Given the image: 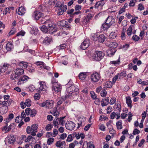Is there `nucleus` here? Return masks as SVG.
Masks as SVG:
<instances>
[{
  "mask_svg": "<svg viewBox=\"0 0 148 148\" xmlns=\"http://www.w3.org/2000/svg\"><path fill=\"white\" fill-rule=\"evenodd\" d=\"M106 44L108 47L112 48L111 49H108L107 51L108 56L111 57L114 55L116 52V50L115 48L117 47L118 44L115 42H108Z\"/></svg>",
  "mask_w": 148,
  "mask_h": 148,
  "instance_id": "1",
  "label": "nucleus"
},
{
  "mask_svg": "<svg viewBox=\"0 0 148 148\" xmlns=\"http://www.w3.org/2000/svg\"><path fill=\"white\" fill-rule=\"evenodd\" d=\"M114 19L112 16H108L105 23L102 24L101 28L104 30H107L114 23Z\"/></svg>",
  "mask_w": 148,
  "mask_h": 148,
  "instance_id": "2",
  "label": "nucleus"
},
{
  "mask_svg": "<svg viewBox=\"0 0 148 148\" xmlns=\"http://www.w3.org/2000/svg\"><path fill=\"white\" fill-rule=\"evenodd\" d=\"M38 125L36 124L32 125L31 128L28 126L26 129V132L27 134L31 133V134L33 136L36 135V133L37 132Z\"/></svg>",
  "mask_w": 148,
  "mask_h": 148,
  "instance_id": "3",
  "label": "nucleus"
},
{
  "mask_svg": "<svg viewBox=\"0 0 148 148\" xmlns=\"http://www.w3.org/2000/svg\"><path fill=\"white\" fill-rule=\"evenodd\" d=\"M104 55L101 51H96L92 56L93 60L96 61L100 60L103 57Z\"/></svg>",
  "mask_w": 148,
  "mask_h": 148,
  "instance_id": "4",
  "label": "nucleus"
},
{
  "mask_svg": "<svg viewBox=\"0 0 148 148\" xmlns=\"http://www.w3.org/2000/svg\"><path fill=\"white\" fill-rule=\"evenodd\" d=\"M30 79L28 76L26 75H23L19 79H18V80H15L16 84L17 85H21L27 82Z\"/></svg>",
  "mask_w": 148,
  "mask_h": 148,
  "instance_id": "5",
  "label": "nucleus"
},
{
  "mask_svg": "<svg viewBox=\"0 0 148 148\" xmlns=\"http://www.w3.org/2000/svg\"><path fill=\"white\" fill-rule=\"evenodd\" d=\"M39 83L40 84V87L38 89V92H42V93H45L46 92L47 86L46 84L44 82L39 81Z\"/></svg>",
  "mask_w": 148,
  "mask_h": 148,
  "instance_id": "6",
  "label": "nucleus"
},
{
  "mask_svg": "<svg viewBox=\"0 0 148 148\" xmlns=\"http://www.w3.org/2000/svg\"><path fill=\"white\" fill-rule=\"evenodd\" d=\"M25 113L27 115H29L32 117L35 116L37 113V111L34 109H31L30 108H27L25 110Z\"/></svg>",
  "mask_w": 148,
  "mask_h": 148,
  "instance_id": "7",
  "label": "nucleus"
},
{
  "mask_svg": "<svg viewBox=\"0 0 148 148\" xmlns=\"http://www.w3.org/2000/svg\"><path fill=\"white\" fill-rule=\"evenodd\" d=\"M60 8L58 10L57 13V14L59 15H62L66 11L67 9L66 5H64V3H62L60 6Z\"/></svg>",
  "mask_w": 148,
  "mask_h": 148,
  "instance_id": "8",
  "label": "nucleus"
},
{
  "mask_svg": "<svg viewBox=\"0 0 148 148\" xmlns=\"http://www.w3.org/2000/svg\"><path fill=\"white\" fill-rule=\"evenodd\" d=\"M10 64L7 63H4L0 68V75L1 73L5 72L6 71L11 68Z\"/></svg>",
  "mask_w": 148,
  "mask_h": 148,
  "instance_id": "9",
  "label": "nucleus"
},
{
  "mask_svg": "<svg viewBox=\"0 0 148 148\" xmlns=\"http://www.w3.org/2000/svg\"><path fill=\"white\" fill-rule=\"evenodd\" d=\"M90 79L91 81L93 82H97L100 79V75L97 73H94L91 75Z\"/></svg>",
  "mask_w": 148,
  "mask_h": 148,
  "instance_id": "10",
  "label": "nucleus"
},
{
  "mask_svg": "<svg viewBox=\"0 0 148 148\" xmlns=\"http://www.w3.org/2000/svg\"><path fill=\"white\" fill-rule=\"evenodd\" d=\"M66 129L70 130H73L75 127V124L73 122L69 121L66 123Z\"/></svg>",
  "mask_w": 148,
  "mask_h": 148,
  "instance_id": "11",
  "label": "nucleus"
},
{
  "mask_svg": "<svg viewBox=\"0 0 148 148\" xmlns=\"http://www.w3.org/2000/svg\"><path fill=\"white\" fill-rule=\"evenodd\" d=\"M48 30L50 33L53 34L56 32L57 28L56 25L52 24H48Z\"/></svg>",
  "mask_w": 148,
  "mask_h": 148,
  "instance_id": "12",
  "label": "nucleus"
},
{
  "mask_svg": "<svg viewBox=\"0 0 148 148\" xmlns=\"http://www.w3.org/2000/svg\"><path fill=\"white\" fill-rule=\"evenodd\" d=\"M73 89H75V87L73 86H71L67 88V91L65 96L66 98L69 97L71 98L72 97L73 91H70L71 90H73Z\"/></svg>",
  "mask_w": 148,
  "mask_h": 148,
  "instance_id": "13",
  "label": "nucleus"
},
{
  "mask_svg": "<svg viewBox=\"0 0 148 148\" xmlns=\"http://www.w3.org/2000/svg\"><path fill=\"white\" fill-rule=\"evenodd\" d=\"M90 44V41L88 39H85L82 43L80 45V48L83 50H85L88 48Z\"/></svg>",
  "mask_w": 148,
  "mask_h": 148,
  "instance_id": "14",
  "label": "nucleus"
},
{
  "mask_svg": "<svg viewBox=\"0 0 148 148\" xmlns=\"http://www.w3.org/2000/svg\"><path fill=\"white\" fill-rule=\"evenodd\" d=\"M33 16L36 20H38L40 18H42L44 16V14L38 11H37L34 12Z\"/></svg>",
  "mask_w": 148,
  "mask_h": 148,
  "instance_id": "15",
  "label": "nucleus"
},
{
  "mask_svg": "<svg viewBox=\"0 0 148 148\" xmlns=\"http://www.w3.org/2000/svg\"><path fill=\"white\" fill-rule=\"evenodd\" d=\"M59 25L62 26L63 27H66L70 29L71 27L68 25V23L64 20H62L58 22V23Z\"/></svg>",
  "mask_w": 148,
  "mask_h": 148,
  "instance_id": "16",
  "label": "nucleus"
},
{
  "mask_svg": "<svg viewBox=\"0 0 148 148\" xmlns=\"http://www.w3.org/2000/svg\"><path fill=\"white\" fill-rule=\"evenodd\" d=\"M78 88L75 89L73 91L72 97L71 98L75 100L78 99L79 94V92L78 91Z\"/></svg>",
  "mask_w": 148,
  "mask_h": 148,
  "instance_id": "17",
  "label": "nucleus"
},
{
  "mask_svg": "<svg viewBox=\"0 0 148 148\" xmlns=\"http://www.w3.org/2000/svg\"><path fill=\"white\" fill-rule=\"evenodd\" d=\"M15 73L18 76L23 75L24 73V70L21 68H16L14 71Z\"/></svg>",
  "mask_w": 148,
  "mask_h": 148,
  "instance_id": "18",
  "label": "nucleus"
},
{
  "mask_svg": "<svg viewBox=\"0 0 148 148\" xmlns=\"http://www.w3.org/2000/svg\"><path fill=\"white\" fill-rule=\"evenodd\" d=\"M8 142L10 144H13L15 141V138L14 136L10 135L8 136L7 137Z\"/></svg>",
  "mask_w": 148,
  "mask_h": 148,
  "instance_id": "19",
  "label": "nucleus"
},
{
  "mask_svg": "<svg viewBox=\"0 0 148 148\" xmlns=\"http://www.w3.org/2000/svg\"><path fill=\"white\" fill-rule=\"evenodd\" d=\"M86 120V118L84 116L79 117L78 119L79 122L78 123V126L77 127L79 128L82 126V123L85 121Z\"/></svg>",
  "mask_w": 148,
  "mask_h": 148,
  "instance_id": "20",
  "label": "nucleus"
},
{
  "mask_svg": "<svg viewBox=\"0 0 148 148\" xmlns=\"http://www.w3.org/2000/svg\"><path fill=\"white\" fill-rule=\"evenodd\" d=\"M54 102L51 100L46 101V108L48 109H51L53 107Z\"/></svg>",
  "mask_w": 148,
  "mask_h": 148,
  "instance_id": "21",
  "label": "nucleus"
},
{
  "mask_svg": "<svg viewBox=\"0 0 148 148\" xmlns=\"http://www.w3.org/2000/svg\"><path fill=\"white\" fill-rule=\"evenodd\" d=\"M65 144V143L64 141H61L60 140H59L56 143L55 145L58 147L62 148L63 147L64 145Z\"/></svg>",
  "mask_w": 148,
  "mask_h": 148,
  "instance_id": "22",
  "label": "nucleus"
},
{
  "mask_svg": "<svg viewBox=\"0 0 148 148\" xmlns=\"http://www.w3.org/2000/svg\"><path fill=\"white\" fill-rule=\"evenodd\" d=\"M12 100L9 99L7 101H3L2 102V105L3 106H9L12 102Z\"/></svg>",
  "mask_w": 148,
  "mask_h": 148,
  "instance_id": "23",
  "label": "nucleus"
},
{
  "mask_svg": "<svg viewBox=\"0 0 148 148\" xmlns=\"http://www.w3.org/2000/svg\"><path fill=\"white\" fill-rule=\"evenodd\" d=\"M5 48L7 51H11L13 48L12 43L11 42H8L6 45Z\"/></svg>",
  "mask_w": 148,
  "mask_h": 148,
  "instance_id": "24",
  "label": "nucleus"
},
{
  "mask_svg": "<svg viewBox=\"0 0 148 148\" xmlns=\"http://www.w3.org/2000/svg\"><path fill=\"white\" fill-rule=\"evenodd\" d=\"M134 27L133 25H131L130 26L127 30V34L128 36H130L131 35L132 33H133V34H135L136 31H134L132 32V30L133 27Z\"/></svg>",
  "mask_w": 148,
  "mask_h": 148,
  "instance_id": "25",
  "label": "nucleus"
},
{
  "mask_svg": "<svg viewBox=\"0 0 148 148\" xmlns=\"http://www.w3.org/2000/svg\"><path fill=\"white\" fill-rule=\"evenodd\" d=\"M87 72H82L79 75L78 77L80 79L84 80L87 77Z\"/></svg>",
  "mask_w": 148,
  "mask_h": 148,
  "instance_id": "26",
  "label": "nucleus"
},
{
  "mask_svg": "<svg viewBox=\"0 0 148 148\" xmlns=\"http://www.w3.org/2000/svg\"><path fill=\"white\" fill-rule=\"evenodd\" d=\"M25 8L21 6L19 8L18 13L19 15H22L25 13Z\"/></svg>",
  "mask_w": 148,
  "mask_h": 148,
  "instance_id": "27",
  "label": "nucleus"
},
{
  "mask_svg": "<svg viewBox=\"0 0 148 148\" xmlns=\"http://www.w3.org/2000/svg\"><path fill=\"white\" fill-rule=\"evenodd\" d=\"M109 99L108 97H107L102 100L101 102V105L103 106L107 105L109 102Z\"/></svg>",
  "mask_w": 148,
  "mask_h": 148,
  "instance_id": "28",
  "label": "nucleus"
},
{
  "mask_svg": "<svg viewBox=\"0 0 148 148\" xmlns=\"http://www.w3.org/2000/svg\"><path fill=\"white\" fill-rule=\"evenodd\" d=\"M52 37L51 36H47L45 37L43 42L46 44H48L50 43Z\"/></svg>",
  "mask_w": 148,
  "mask_h": 148,
  "instance_id": "29",
  "label": "nucleus"
},
{
  "mask_svg": "<svg viewBox=\"0 0 148 148\" xmlns=\"http://www.w3.org/2000/svg\"><path fill=\"white\" fill-rule=\"evenodd\" d=\"M105 37L104 35L101 34L98 35V37L97 40L99 42H103L105 39Z\"/></svg>",
  "mask_w": 148,
  "mask_h": 148,
  "instance_id": "30",
  "label": "nucleus"
},
{
  "mask_svg": "<svg viewBox=\"0 0 148 148\" xmlns=\"http://www.w3.org/2000/svg\"><path fill=\"white\" fill-rule=\"evenodd\" d=\"M93 16L90 14H88L84 19V22L87 23L92 18Z\"/></svg>",
  "mask_w": 148,
  "mask_h": 148,
  "instance_id": "31",
  "label": "nucleus"
},
{
  "mask_svg": "<svg viewBox=\"0 0 148 148\" xmlns=\"http://www.w3.org/2000/svg\"><path fill=\"white\" fill-rule=\"evenodd\" d=\"M126 103L128 105V107L131 108L132 107V101L130 97H126Z\"/></svg>",
  "mask_w": 148,
  "mask_h": 148,
  "instance_id": "32",
  "label": "nucleus"
},
{
  "mask_svg": "<svg viewBox=\"0 0 148 148\" xmlns=\"http://www.w3.org/2000/svg\"><path fill=\"white\" fill-rule=\"evenodd\" d=\"M104 3L103 1H98L94 5L95 8H97L99 6L101 7L104 5Z\"/></svg>",
  "mask_w": 148,
  "mask_h": 148,
  "instance_id": "33",
  "label": "nucleus"
},
{
  "mask_svg": "<svg viewBox=\"0 0 148 148\" xmlns=\"http://www.w3.org/2000/svg\"><path fill=\"white\" fill-rule=\"evenodd\" d=\"M14 115L12 113H11L8 115V117L4 119V121L8 123L14 118Z\"/></svg>",
  "mask_w": 148,
  "mask_h": 148,
  "instance_id": "34",
  "label": "nucleus"
},
{
  "mask_svg": "<svg viewBox=\"0 0 148 148\" xmlns=\"http://www.w3.org/2000/svg\"><path fill=\"white\" fill-rule=\"evenodd\" d=\"M51 113L53 116H59V112L57 110L56 108H54L53 110L50 112Z\"/></svg>",
  "mask_w": 148,
  "mask_h": 148,
  "instance_id": "35",
  "label": "nucleus"
},
{
  "mask_svg": "<svg viewBox=\"0 0 148 148\" xmlns=\"http://www.w3.org/2000/svg\"><path fill=\"white\" fill-rule=\"evenodd\" d=\"M98 34L97 33H92L91 34V38L94 41H97L98 37Z\"/></svg>",
  "mask_w": 148,
  "mask_h": 148,
  "instance_id": "36",
  "label": "nucleus"
},
{
  "mask_svg": "<svg viewBox=\"0 0 148 148\" xmlns=\"http://www.w3.org/2000/svg\"><path fill=\"white\" fill-rule=\"evenodd\" d=\"M56 86H55L54 87H53L54 90L55 91L58 92L61 91V86L60 84H57Z\"/></svg>",
  "mask_w": 148,
  "mask_h": 148,
  "instance_id": "37",
  "label": "nucleus"
},
{
  "mask_svg": "<svg viewBox=\"0 0 148 148\" xmlns=\"http://www.w3.org/2000/svg\"><path fill=\"white\" fill-rule=\"evenodd\" d=\"M105 87L111 88L112 86V83L110 81H108L103 84Z\"/></svg>",
  "mask_w": 148,
  "mask_h": 148,
  "instance_id": "38",
  "label": "nucleus"
},
{
  "mask_svg": "<svg viewBox=\"0 0 148 148\" xmlns=\"http://www.w3.org/2000/svg\"><path fill=\"white\" fill-rule=\"evenodd\" d=\"M59 122V118H55L53 121L54 126L55 127L57 126V128H58L59 127V125H60Z\"/></svg>",
  "mask_w": 148,
  "mask_h": 148,
  "instance_id": "39",
  "label": "nucleus"
},
{
  "mask_svg": "<svg viewBox=\"0 0 148 148\" xmlns=\"http://www.w3.org/2000/svg\"><path fill=\"white\" fill-rule=\"evenodd\" d=\"M19 65L21 66L22 67L24 68H27V63L26 62L24 61H22L20 62Z\"/></svg>",
  "mask_w": 148,
  "mask_h": 148,
  "instance_id": "40",
  "label": "nucleus"
},
{
  "mask_svg": "<svg viewBox=\"0 0 148 148\" xmlns=\"http://www.w3.org/2000/svg\"><path fill=\"white\" fill-rule=\"evenodd\" d=\"M65 116L64 117H60L59 118V124L60 125L62 126L64 125V124L65 122V121L64 120V119L65 117Z\"/></svg>",
  "mask_w": 148,
  "mask_h": 148,
  "instance_id": "41",
  "label": "nucleus"
},
{
  "mask_svg": "<svg viewBox=\"0 0 148 148\" xmlns=\"http://www.w3.org/2000/svg\"><path fill=\"white\" fill-rule=\"evenodd\" d=\"M114 108L120 112L121 110V106L120 103H117L115 104Z\"/></svg>",
  "mask_w": 148,
  "mask_h": 148,
  "instance_id": "42",
  "label": "nucleus"
},
{
  "mask_svg": "<svg viewBox=\"0 0 148 148\" xmlns=\"http://www.w3.org/2000/svg\"><path fill=\"white\" fill-rule=\"evenodd\" d=\"M15 74L14 73H12L10 76V78L12 80H15H15H18V79H19L18 77V76H16Z\"/></svg>",
  "mask_w": 148,
  "mask_h": 148,
  "instance_id": "43",
  "label": "nucleus"
},
{
  "mask_svg": "<svg viewBox=\"0 0 148 148\" xmlns=\"http://www.w3.org/2000/svg\"><path fill=\"white\" fill-rule=\"evenodd\" d=\"M41 30L44 33H46L48 31L47 27L44 25H43L40 28Z\"/></svg>",
  "mask_w": 148,
  "mask_h": 148,
  "instance_id": "44",
  "label": "nucleus"
},
{
  "mask_svg": "<svg viewBox=\"0 0 148 148\" xmlns=\"http://www.w3.org/2000/svg\"><path fill=\"white\" fill-rule=\"evenodd\" d=\"M116 125L118 129L120 130L122 129V126L121 121H119L116 123Z\"/></svg>",
  "mask_w": 148,
  "mask_h": 148,
  "instance_id": "45",
  "label": "nucleus"
},
{
  "mask_svg": "<svg viewBox=\"0 0 148 148\" xmlns=\"http://www.w3.org/2000/svg\"><path fill=\"white\" fill-rule=\"evenodd\" d=\"M116 36L117 34L115 32H112L110 34L109 37L110 38L114 39L116 37Z\"/></svg>",
  "mask_w": 148,
  "mask_h": 148,
  "instance_id": "46",
  "label": "nucleus"
},
{
  "mask_svg": "<svg viewBox=\"0 0 148 148\" xmlns=\"http://www.w3.org/2000/svg\"><path fill=\"white\" fill-rule=\"evenodd\" d=\"M119 76V78H123L125 77L127 75L126 72L125 71H123L121 72L120 73H118Z\"/></svg>",
  "mask_w": 148,
  "mask_h": 148,
  "instance_id": "47",
  "label": "nucleus"
},
{
  "mask_svg": "<svg viewBox=\"0 0 148 148\" xmlns=\"http://www.w3.org/2000/svg\"><path fill=\"white\" fill-rule=\"evenodd\" d=\"M54 138H51L48 139L47 143L48 145H50L53 143L54 141Z\"/></svg>",
  "mask_w": 148,
  "mask_h": 148,
  "instance_id": "48",
  "label": "nucleus"
},
{
  "mask_svg": "<svg viewBox=\"0 0 148 148\" xmlns=\"http://www.w3.org/2000/svg\"><path fill=\"white\" fill-rule=\"evenodd\" d=\"M120 62V58H119L118 60H117L110 61V63L111 64H114L115 65H116L117 64H119Z\"/></svg>",
  "mask_w": 148,
  "mask_h": 148,
  "instance_id": "49",
  "label": "nucleus"
},
{
  "mask_svg": "<svg viewBox=\"0 0 148 148\" xmlns=\"http://www.w3.org/2000/svg\"><path fill=\"white\" fill-rule=\"evenodd\" d=\"M130 66V69H133L135 71H137V67L136 65H133L132 64H130L129 65Z\"/></svg>",
  "mask_w": 148,
  "mask_h": 148,
  "instance_id": "50",
  "label": "nucleus"
},
{
  "mask_svg": "<svg viewBox=\"0 0 148 148\" xmlns=\"http://www.w3.org/2000/svg\"><path fill=\"white\" fill-rule=\"evenodd\" d=\"M53 126L50 124H47L45 127V130L47 131H49L50 130L53 128Z\"/></svg>",
  "mask_w": 148,
  "mask_h": 148,
  "instance_id": "51",
  "label": "nucleus"
},
{
  "mask_svg": "<svg viewBox=\"0 0 148 148\" xmlns=\"http://www.w3.org/2000/svg\"><path fill=\"white\" fill-rule=\"evenodd\" d=\"M74 137L72 134H69L68 135L66 140L67 142L71 141L73 140Z\"/></svg>",
  "mask_w": 148,
  "mask_h": 148,
  "instance_id": "52",
  "label": "nucleus"
},
{
  "mask_svg": "<svg viewBox=\"0 0 148 148\" xmlns=\"http://www.w3.org/2000/svg\"><path fill=\"white\" fill-rule=\"evenodd\" d=\"M51 83L52 84V87H54L57 84H58V81L56 79L53 78L51 80Z\"/></svg>",
  "mask_w": 148,
  "mask_h": 148,
  "instance_id": "53",
  "label": "nucleus"
},
{
  "mask_svg": "<svg viewBox=\"0 0 148 148\" xmlns=\"http://www.w3.org/2000/svg\"><path fill=\"white\" fill-rule=\"evenodd\" d=\"M67 137V134L66 133H64L60 136V139L64 140Z\"/></svg>",
  "mask_w": 148,
  "mask_h": 148,
  "instance_id": "54",
  "label": "nucleus"
},
{
  "mask_svg": "<svg viewBox=\"0 0 148 148\" xmlns=\"http://www.w3.org/2000/svg\"><path fill=\"white\" fill-rule=\"evenodd\" d=\"M25 102L27 105V107H29L31 105V101L29 99H27Z\"/></svg>",
  "mask_w": 148,
  "mask_h": 148,
  "instance_id": "55",
  "label": "nucleus"
},
{
  "mask_svg": "<svg viewBox=\"0 0 148 148\" xmlns=\"http://www.w3.org/2000/svg\"><path fill=\"white\" fill-rule=\"evenodd\" d=\"M132 39L134 41L136 42L138 41L140 39V38L138 36L134 35L133 36Z\"/></svg>",
  "mask_w": 148,
  "mask_h": 148,
  "instance_id": "56",
  "label": "nucleus"
},
{
  "mask_svg": "<svg viewBox=\"0 0 148 148\" xmlns=\"http://www.w3.org/2000/svg\"><path fill=\"white\" fill-rule=\"evenodd\" d=\"M116 101V99L114 97L112 98L110 100V103L111 105H113L114 104Z\"/></svg>",
  "mask_w": 148,
  "mask_h": 148,
  "instance_id": "57",
  "label": "nucleus"
},
{
  "mask_svg": "<svg viewBox=\"0 0 148 148\" xmlns=\"http://www.w3.org/2000/svg\"><path fill=\"white\" fill-rule=\"evenodd\" d=\"M10 11H11L9 8L8 7L6 8L3 11V14H6L8 13H9L10 12Z\"/></svg>",
  "mask_w": 148,
  "mask_h": 148,
  "instance_id": "58",
  "label": "nucleus"
},
{
  "mask_svg": "<svg viewBox=\"0 0 148 148\" xmlns=\"http://www.w3.org/2000/svg\"><path fill=\"white\" fill-rule=\"evenodd\" d=\"M130 2L129 4V5L130 6H134L135 5V3L136 2V1H134L133 0H130Z\"/></svg>",
  "mask_w": 148,
  "mask_h": 148,
  "instance_id": "59",
  "label": "nucleus"
},
{
  "mask_svg": "<svg viewBox=\"0 0 148 148\" xmlns=\"http://www.w3.org/2000/svg\"><path fill=\"white\" fill-rule=\"evenodd\" d=\"M25 32L23 31H21L20 32H18L17 34H16V36H23L25 34Z\"/></svg>",
  "mask_w": 148,
  "mask_h": 148,
  "instance_id": "60",
  "label": "nucleus"
},
{
  "mask_svg": "<svg viewBox=\"0 0 148 148\" xmlns=\"http://www.w3.org/2000/svg\"><path fill=\"white\" fill-rule=\"evenodd\" d=\"M58 133V131L56 129H54L53 130V134L52 136L53 137H55L56 136Z\"/></svg>",
  "mask_w": 148,
  "mask_h": 148,
  "instance_id": "61",
  "label": "nucleus"
},
{
  "mask_svg": "<svg viewBox=\"0 0 148 148\" xmlns=\"http://www.w3.org/2000/svg\"><path fill=\"white\" fill-rule=\"evenodd\" d=\"M22 120V118L21 117L17 116L15 119V121L16 123H19Z\"/></svg>",
  "mask_w": 148,
  "mask_h": 148,
  "instance_id": "62",
  "label": "nucleus"
},
{
  "mask_svg": "<svg viewBox=\"0 0 148 148\" xmlns=\"http://www.w3.org/2000/svg\"><path fill=\"white\" fill-rule=\"evenodd\" d=\"M144 7L142 4L140 3L138 5V10L141 11L144 9Z\"/></svg>",
  "mask_w": 148,
  "mask_h": 148,
  "instance_id": "63",
  "label": "nucleus"
},
{
  "mask_svg": "<svg viewBox=\"0 0 148 148\" xmlns=\"http://www.w3.org/2000/svg\"><path fill=\"white\" fill-rule=\"evenodd\" d=\"M21 107L23 109L25 108L27 105L24 102H21L20 103Z\"/></svg>",
  "mask_w": 148,
  "mask_h": 148,
  "instance_id": "64",
  "label": "nucleus"
}]
</instances>
